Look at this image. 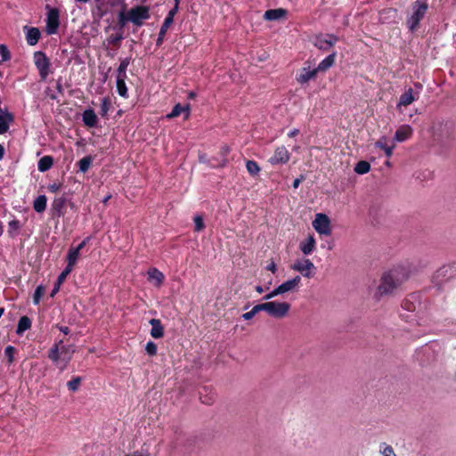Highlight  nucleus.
<instances>
[{
  "instance_id": "obj_21",
  "label": "nucleus",
  "mask_w": 456,
  "mask_h": 456,
  "mask_svg": "<svg viewBox=\"0 0 456 456\" xmlns=\"http://www.w3.org/2000/svg\"><path fill=\"white\" fill-rule=\"evenodd\" d=\"M82 119L88 127H94L97 125L98 118L92 109L86 110L83 112Z\"/></svg>"
},
{
  "instance_id": "obj_48",
  "label": "nucleus",
  "mask_w": 456,
  "mask_h": 456,
  "mask_svg": "<svg viewBox=\"0 0 456 456\" xmlns=\"http://www.w3.org/2000/svg\"><path fill=\"white\" fill-rule=\"evenodd\" d=\"M195 231L200 232L204 229V222L201 216H196L194 217Z\"/></svg>"
},
{
  "instance_id": "obj_8",
  "label": "nucleus",
  "mask_w": 456,
  "mask_h": 456,
  "mask_svg": "<svg viewBox=\"0 0 456 456\" xmlns=\"http://www.w3.org/2000/svg\"><path fill=\"white\" fill-rule=\"evenodd\" d=\"M291 269L300 273L305 278H312L314 274L315 266L308 258L297 259L291 265Z\"/></svg>"
},
{
  "instance_id": "obj_42",
  "label": "nucleus",
  "mask_w": 456,
  "mask_h": 456,
  "mask_svg": "<svg viewBox=\"0 0 456 456\" xmlns=\"http://www.w3.org/2000/svg\"><path fill=\"white\" fill-rule=\"evenodd\" d=\"M110 107V102L109 98L104 97L101 100V115L106 116Z\"/></svg>"
},
{
  "instance_id": "obj_13",
  "label": "nucleus",
  "mask_w": 456,
  "mask_h": 456,
  "mask_svg": "<svg viewBox=\"0 0 456 456\" xmlns=\"http://www.w3.org/2000/svg\"><path fill=\"white\" fill-rule=\"evenodd\" d=\"M412 134V128L409 125H402L395 131L394 140L403 142L408 140Z\"/></svg>"
},
{
  "instance_id": "obj_45",
  "label": "nucleus",
  "mask_w": 456,
  "mask_h": 456,
  "mask_svg": "<svg viewBox=\"0 0 456 456\" xmlns=\"http://www.w3.org/2000/svg\"><path fill=\"white\" fill-rule=\"evenodd\" d=\"M145 351L149 355H155L157 354V346L154 342L149 341L145 346Z\"/></svg>"
},
{
  "instance_id": "obj_4",
  "label": "nucleus",
  "mask_w": 456,
  "mask_h": 456,
  "mask_svg": "<svg viewBox=\"0 0 456 456\" xmlns=\"http://www.w3.org/2000/svg\"><path fill=\"white\" fill-rule=\"evenodd\" d=\"M127 19L137 27H141L143 21L150 19V10L147 6L138 5L127 12Z\"/></svg>"
},
{
  "instance_id": "obj_16",
  "label": "nucleus",
  "mask_w": 456,
  "mask_h": 456,
  "mask_svg": "<svg viewBox=\"0 0 456 456\" xmlns=\"http://www.w3.org/2000/svg\"><path fill=\"white\" fill-rule=\"evenodd\" d=\"M315 239L313 235H309L305 240H302L299 244V248L305 256L310 255L315 249Z\"/></svg>"
},
{
  "instance_id": "obj_60",
  "label": "nucleus",
  "mask_w": 456,
  "mask_h": 456,
  "mask_svg": "<svg viewBox=\"0 0 456 456\" xmlns=\"http://www.w3.org/2000/svg\"><path fill=\"white\" fill-rule=\"evenodd\" d=\"M200 401H201L202 403L211 404L213 403L214 399L212 397H207L206 396L205 398H203V397L200 396Z\"/></svg>"
},
{
  "instance_id": "obj_54",
  "label": "nucleus",
  "mask_w": 456,
  "mask_h": 456,
  "mask_svg": "<svg viewBox=\"0 0 456 456\" xmlns=\"http://www.w3.org/2000/svg\"><path fill=\"white\" fill-rule=\"evenodd\" d=\"M256 315V313L251 309L250 311L242 314V318L246 321L252 319Z\"/></svg>"
},
{
  "instance_id": "obj_1",
  "label": "nucleus",
  "mask_w": 456,
  "mask_h": 456,
  "mask_svg": "<svg viewBox=\"0 0 456 456\" xmlns=\"http://www.w3.org/2000/svg\"><path fill=\"white\" fill-rule=\"evenodd\" d=\"M408 277V270L403 266H396L385 272L380 278L374 297L379 300L384 296L392 295Z\"/></svg>"
},
{
  "instance_id": "obj_59",
  "label": "nucleus",
  "mask_w": 456,
  "mask_h": 456,
  "mask_svg": "<svg viewBox=\"0 0 456 456\" xmlns=\"http://www.w3.org/2000/svg\"><path fill=\"white\" fill-rule=\"evenodd\" d=\"M266 269L271 271L273 273L276 272V265L273 261H272L267 266Z\"/></svg>"
},
{
  "instance_id": "obj_26",
  "label": "nucleus",
  "mask_w": 456,
  "mask_h": 456,
  "mask_svg": "<svg viewBox=\"0 0 456 456\" xmlns=\"http://www.w3.org/2000/svg\"><path fill=\"white\" fill-rule=\"evenodd\" d=\"M336 53H332L329 56H327L324 60H322L318 66L315 68L316 71H326L329 69L335 61Z\"/></svg>"
},
{
  "instance_id": "obj_30",
  "label": "nucleus",
  "mask_w": 456,
  "mask_h": 456,
  "mask_svg": "<svg viewBox=\"0 0 456 456\" xmlns=\"http://www.w3.org/2000/svg\"><path fill=\"white\" fill-rule=\"evenodd\" d=\"M53 164V159L51 156H44L37 163V168L40 172H45L49 170Z\"/></svg>"
},
{
  "instance_id": "obj_44",
  "label": "nucleus",
  "mask_w": 456,
  "mask_h": 456,
  "mask_svg": "<svg viewBox=\"0 0 456 456\" xmlns=\"http://www.w3.org/2000/svg\"><path fill=\"white\" fill-rule=\"evenodd\" d=\"M43 293H44V288H43V286L40 285L36 289L34 295H33V303L35 305L39 304L40 299L43 296Z\"/></svg>"
},
{
  "instance_id": "obj_58",
  "label": "nucleus",
  "mask_w": 456,
  "mask_h": 456,
  "mask_svg": "<svg viewBox=\"0 0 456 456\" xmlns=\"http://www.w3.org/2000/svg\"><path fill=\"white\" fill-rule=\"evenodd\" d=\"M303 180H304V176H303V175H301V176H300V177H298V178H296V179L294 180V182H293V188H294V189L298 188V186H299L300 183H301Z\"/></svg>"
},
{
  "instance_id": "obj_12",
  "label": "nucleus",
  "mask_w": 456,
  "mask_h": 456,
  "mask_svg": "<svg viewBox=\"0 0 456 456\" xmlns=\"http://www.w3.org/2000/svg\"><path fill=\"white\" fill-rule=\"evenodd\" d=\"M67 200L65 197L55 198L52 203V211L53 216L61 217L65 215Z\"/></svg>"
},
{
  "instance_id": "obj_22",
  "label": "nucleus",
  "mask_w": 456,
  "mask_h": 456,
  "mask_svg": "<svg viewBox=\"0 0 456 456\" xmlns=\"http://www.w3.org/2000/svg\"><path fill=\"white\" fill-rule=\"evenodd\" d=\"M415 100L416 96L414 95L412 89L409 88L400 96L397 108L402 106H408L411 104Z\"/></svg>"
},
{
  "instance_id": "obj_10",
  "label": "nucleus",
  "mask_w": 456,
  "mask_h": 456,
  "mask_svg": "<svg viewBox=\"0 0 456 456\" xmlns=\"http://www.w3.org/2000/svg\"><path fill=\"white\" fill-rule=\"evenodd\" d=\"M290 154L285 146L278 147L273 155L269 159L271 165H283L289 160Z\"/></svg>"
},
{
  "instance_id": "obj_32",
  "label": "nucleus",
  "mask_w": 456,
  "mask_h": 456,
  "mask_svg": "<svg viewBox=\"0 0 456 456\" xmlns=\"http://www.w3.org/2000/svg\"><path fill=\"white\" fill-rule=\"evenodd\" d=\"M79 255L80 250H78L77 248H70L67 255V265L73 267L77 263Z\"/></svg>"
},
{
  "instance_id": "obj_14",
  "label": "nucleus",
  "mask_w": 456,
  "mask_h": 456,
  "mask_svg": "<svg viewBox=\"0 0 456 456\" xmlns=\"http://www.w3.org/2000/svg\"><path fill=\"white\" fill-rule=\"evenodd\" d=\"M317 74V71L315 69H311L308 68H302L299 71V73L297 76V81L303 85L313 79Z\"/></svg>"
},
{
  "instance_id": "obj_18",
  "label": "nucleus",
  "mask_w": 456,
  "mask_h": 456,
  "mask_svg": "<svg viewBox=\"0 0 456 456\" xmlns=\"http://www.w3.org/2000/svg\"><path fill=\"white\" fill-rule=\"evenodd\" d=\"M148 279L151 282H153L155 286L159 287L164 282L165 276L162 272L153 267L150 268L148 271Z\"/></svg>"
},
{
  "instance_id": "obj_43",
  "label": "nucleus",
  "mask_w": 456,
  "mask_h": 456,
  "mask_svg": "<svg viewBox=\"0 0 456 456\" xmlns=\"http://www.w3.org/2000/svg\"><path fill=\"white\" fill-rule=\"evenodd\" d=\"M72 269V266L67 265L66 268L60 273L57 278L58 286H61V284L66 280L67 276L70 273Z\"/></svg>"
},
{
  "instance_id": "obj_47",
  "label": "nucleus",
  "mask_w": 456,
  "mask_h": 456,
  "mask_svg": "<svg viewBox=\"0 0 456 456\" xmlns=\"http://www.w3.org/2000/svg\"><path fill=\"white\" fill-rule=\"evenodd\" d=\"M0 54L3 61H6L10 59V52L6 45H0Z\"/></svg>"
},
{
  "instance_id": "obj_64",
  "label": "nucleus",
  "mask_w": 456,
  "mask_h": 456,
  "mask_svg": "<svg viewBox=\"0 0 456 456\" xmlns=\"http://www.w3.org/2000/svg\"><path fill=\"white\" fill-rule=\"evenodd\" d=\"M256 291L261 294L264 292V289L262 286L258 285L256 287Z\"/></svg>"
},
{
  "instance_id": "obj_2",
  "label": "nucleus",
  "mask_w": 456,
  "mask_h": 456,
  "mask_svg": "<svg viewBox=\"0 0 456 456\" xmlns=\"http://www.w3.org/2000/svg\"><path fill=\"white\" fill-rule=\"evenodd\" d=\"M75 347L73 345H65L63 339L56 341L48 351V358L53 363L63 371L69 364Z\"/></svg>"
},
{
  "instance_id": "obj_31",
  "label": "nucleus",
  "mask_w": 456,
  "mask_h": 456,
  "mask_svg": "<svg viewBox=\"0 0 456 456\" xmlns=\"http://www.w3.org/2000/svg\"><path fill=\"white\" fill-rule=\"evenodd\" d=\"M31 328V320L28 316H22L20 318L17 326V334L21 335L26 330Z\"/></svg>"
},
{
  "instance_id": "obj_39",
  "label": "nucleus",
  "mask_w": 456,
  "mask_h": 456,
  "mask_svg": "<svg viewBox=\"0 0 456 456\" xmlns=\"http://www.w3.org/2000/svg\"><path fill=\"white\" fill-rule=\"evenodd\" d=\"M130 63V60L128 58L123 59L120 61V64L118 69V76L117 77H126V69Z\"/></svg>"
},
{
  "instance_id": "obj_55",
  "label": "nucleus",
  "mask_w": 456,
  "mask_h": 456,
  "mask_svg": "<svg viewBox=\"0 0 456 456\" xmlns=\"http://www.w3.org/2000/svg\"><path fill=\"white\" fill-rule=\"evenodd\" d=\"M91 237H86L80 244H78L76 248L78 249V250H82L85 246L89 242Z\"/></svg>"
},
{
  "instance_id": "obj_35",
  "label": "nucleus",
  "mask_w": 456,
  "mask_h": 456,
  "mask_svg": "<svg viewBox=\"0 0 456 456\" xmlns=\"http://www.w3.org/2000/svg\"><path fill=\"white\" fill-rule=\"evenodd\" d=\"M453 138H452V133H451V130H450V127H447L446 128V133L445 134H436L435 135V140L440 143V144H445L447 143L448 142L452 141Z\"/></svg>"
},
{
  "instance_id": "obj_63",
  "label": "nucleus",
  "mask_w": 456,
  "mask_h": 456,
  "mask_svg": "<svg viewBox=\"0 0 456 456\" xmlns=\"http://www.w3.org/2000/svg\"><path fill=\"white\" fill-rule=\"evenodd\" d=\"M297 133H298V130H297V129H294V130H292V131H290V132L289 133V137H293V136H295L296 134H297Z\"/></svg>"
},
{
  "instance_id": "obj_41",
  "label": "nucleus",
  "mask_w": 456,
  "mask_h": 456,
  "mask_svg": "<svg viewBox=\"0 0 456 456\" xmlns=\"http://www.w3.org/2000/svg\"><path fill=\"white\" fill-rule=\"evenodd\" d=\"M379 452L382 454V456H396L392 446L387 445L386 444H382L380 445Z\"/></svg>"
},
{
  "instance_id": "obj_49",
  "label": "nucleus",
  "mask_w": 456,
  "mask_h": 456,
  "mask_svg": "<svg viewBox=\"0 0 456 456\" xmlns=\"http://www.w3.org/2000/svg\"><path fill=\"white\" fill-rule=\"evenodd\" d=\"M252 309L256 313V314L261 311H265L267 313V302L257 304L254 305Z\"/></svg>"
},
{
  "instance_id": "obj_5",
  "label": "nucleus",
  "mask_w": 456,
  "mask_h": 456,
  "mask_svg": "<svg viewBox=\"0 0 456 456\" xmlns=\"http://www.w3.org/2000/svg\"><path fill=\"white\" fill-rule=\"evenodd\" d=\"M312 224L320 235L328 236L331 233L330 220L326 214H316Z\"/></svg>"
},
{
  "instance_id": "obj_33",
  "label": "nucleus",
  "mask_w": 456,
  "mask_h": 456,
  "mask_svg": "<svg viewBox=\"0 0 456 456\" xmlns=\"http://www.w3.org/2000/svg\"><path fill=\"white\" fill-rule=\"evenodd\" d=\"M126 77H117V91L124 98L127 97V88L125 83Z\"/></svg>"
},
{
  "instance_id": "obj_61",
  "label": "nucleus",
  "mask_w": 456,
  "mask_h": 456,
  "mask_svg": "<svg viewBox=\"0 0 456 456\" xmlns=\"http://www.w3.org/2000/svg\"><path fill=\"white\" fill-rule=\"evenodd\" d=\"M57 328L59 329V330L62 333H64L65 335H68L69 333V329L66 326H57Z\"/></svg>"
},
{
  "instance_id": "obj_57",
  "label": "nucleus",
  "mask_w": 456,
  "mask_h": 456,
  "mask_svg": "<svg viewBox=\"0 0 456 456\" xmlns=\"http://www.w3.org/2000/svg\"><path fill=\"white\" fill-rule=\"evenodd\" d=\"M177 4H175V6L169 11L167 16L166 18H170V20H172V21L174 20V15L175 14L176 11H177Z\"/></svg>"
},
{
  "instance_id": "obj_34",
  "label": "nucleus",
  "mask_w": 456,
  "mask_h": 456,
  "mask_svg": "<svg viewBox=\"0 0 456 456\" xmlns=\"http://www.w3.org/2000/svg\"><path fill=\"white\" fill-rule=\"evenodd\" d=\"M370 163L364 160L359 161L354 167V172L359 175L367 174L370 171Z\"/></svg>"
},
{
  "instance_id": "obj_17",
  "label": "nucleus",
  "mask_w": 456,
  "mask_h": 456,
  "mask_svg": "<svg viewBox=\"0 0 456 456\" xmlns=\"http://www.w3.org/2000/svg\"><path fill=\"white\" fill-rule=\"evenodd\" d=\"M150 324L151 325V336L153 338H161L164 336V327L159 319H151Z\"/></svg>"
},
{
  "instance_id": "obj_53",
  "label": "nucleus",
  "mask_w": 456,
  "mask_h": 456,
  "mask_svg": "<svg viewBox=\"0 0 456 456\" xmlns=\"http://www.w3.org/2000/svg\"><path fill=\"white\" fill-rule=\"evenodd\" d=\"M61 187V184L59 183H53L48 185V190L51 192H56L58 191Z\"/></svg>"
},
{
  "instance_id": "obj_40",
  "label": "nucleus",
  "mask_w": 456,
  "mask_h": 456,
  "mask_svg": "<svg viewBox=\"0 0 456 456\" xmlns=\"http://www.w3.org/2000/svg\"><path fill=\"white\" fill-rule=\"evenodd\" d=\"M91 163H92V158L91 157H89V156L84 157L77 163L79 170L82 173H86L88 170Z\"/></svg>"
},
{
  "instance_id": "obj_56",
  "label": "nucleus",
  "mask_w": 456,
  "mask_h": 456,
  "mask_svg": "<svg viewBox=\"0 0 456 456\" xmlns=\"http://www.w3.org/2000/svg\"><path fill=\"white\" fill-rule=\"evenodd\" d=\"M9 227L14 230H17L20 228V223L17 220H12L9 222Z\"/></svg>"
},
{
  "instance_id": "obj_6",
  "label": "nucleus",
  "mask_w": 456,
  "mask_h": 456,
  "mask_svg": "<svg viewBox=\"0 0 456 456\" xmlns=\"http://www.w3.org/2000/svg\"><path fill=\"white\" fill-rule=\"evenodd\" d=\"M290 308V305L287 302L268 301L267 302V314L273 318L285 317Z\"/></svg>"
},
{
  "instance_id": "obj_24",
  "label": "nucleus",
  "mask_w": 456,
  "mask_h": 456,
  "mask_svg": "<svg viewBox=\"0 0 456 456\" xmlns=\"http://www.w3.org/2000/svg\"><path fill=\"white\" fill-rule=\"evenodd\" d=\"M184 113L185 118H188L190 115V107L189 105L182 106L180 103H177L174 106L173 110L170 113L167 115V118H174L178 117L180 114Z\"/></svg>"
},
{
  "instance_id": "obj_52",
  "label": "nucleus",
  "mask_w": 456,
  "mask_h": 456,
  "mask_svg": "<svg viewBox=\"0 0 456 456\" xmlns=\"http://www.w3.org/2000/svg\"><path fill=\"white\" fill-rule=\"evenodd\" d=\"M127 21H129V20L127 19V12L124 13L123 12H121L118 14V22H119V24L121 26H125Z\"/></svg>"
},
{
  "instance_id": "obj_38",
  "label": "nucleus",
  "mask_w": 456,
  "mask_h": 456,
  "mask_svg": "<svg viewBox=\"0 0 456 456\" xmlns=\"http://www.w3.org/2000/svg\"><path fill=\"white\" fill-rule=\"evenodd\" d=\"M230 149L228 146H223L221 149L222 159L217 163H210L213 167H224L226 164V156L229 153Z\"/></svg>"
},
{
  "instance_id": "obj_51",
  "label": "nucleus",
  "mask_w": 456,
  "mask_h": 456,
  "mask_svg": "<svg viewBox=\"0 0 456 456\" xmlns=\"http://www.w3.org/2000/svg\"><path fill=\"white\" fill-rule=\"evenodd\" d=\"M403 307L405 308L407 311H414L415 310V305L413 303L410 302L409 299H405L403 303Z\"/></svg>"
},
{
  "instance_id": "obj_46",
  "label": "nucleus",
  "mask_w": 456,
  "mask_h": 456,
  "mask_svg": "<svg viewBox=\"0 0 456 456\" xmlns=\"http://www.w3.org/2000/svg\"><path fill=\"white\" fill-rule=\"evenodd\" d=\"M15 348L12 346H8L4 349V354L8 359L9 363L13 362Z\"/></svg>"
},
{
  "instance_id": "obj_15",
  "label": "nucleus",
  "mask_w": 456,
  "mask_h": 456,
  "mask_svg": "<svg viewBox=\"0 0 456 456\" xmlns=\"http://www.w3.org/2000/svg\"><path fill=\"white\" fill-rule=\"evenodd\" d=\"M300 281V276H296L291 280H288L282 282L281 285L278 286L280 293L284 294L286 292L296 289L298 287Z\"/></svg>"
},
{
  "instance_id": "obj_36",
  "label": "nucleus",
  "mask_w": 456,
  "mask_h": 456,
  "mask_svg": "<svg viewBox=\"0 0 456 456\" xmlns=\"http://www.w3.org/2000/svg\"><path fill=\"white\" fill-rule=\"evenodd\" d=\"M246 168L248 174H250L253 176L257 175L260 172V167L254 160H248L246 162Z\"/></svg>"
},
{
  "instance_id": "obj_25",
  "label": "nucleus",
  "mask_w": 456,
  "mask_h": 456,
  "mask_svg": "<svg viewBox=\"0 0 456 456\" xmlns=\"http://www.w3.org/2000/svg\"><path fill=\"white\" fill-rule=\"evenodd\" d=\"M12 120V114L8 112L0 113V134H4L9 129V125Z\"/></svg>"
},
{
  "instance_id": "obj_3",
  "label": "nucleus",
  "mask_w": 456,
  "mask_h": 456,
  "mask_svg": "<svg viewBox=\"0 0 456 456\" xmlns=\"http://www.w3.org/2000/svg\"><path fill=\"white\" fill-rule=\"evenodd\" d=\"M428 4L425 0H417L411 4V13L408 16L406 25L410 31H415L420 20L425 17Z\"/></svg>"
},
{
  "instance_id": "obj_23",
  "label": "nucleus",
  "mask_w": 456,
  "mask_h": 456,
  "mask_svg": "<svg viewBox=\"0 0 456 456\" xmlns=\"http://www.w3.org/2000/svg\"><path fill=\"white\" fill-rule=\"evenodd\" d=\"M287 12L285 9L278 8V9H271L267 10L265 14L264 18L266 20H278L283 18L286 15Z\"/></svg>"
},
{
  "instance_id": "obj_9",
  "label": "nucleus",
  "mask_w": 456,
  "mask_h": 456,
  "mask_svg": "<svg viewBox=\"0 0 456 456\" xmlns=\"http://www.w3.org/2000/svg\"><path fill=\"white\" fill-rule=\"evenodd\" d=\"M60 13L56 8H50L46 17L45 31L48 35H53L57 32L60 25Z\"/></svg>"
},
{
  "instance_id": "obj_11",
  "label": "nucleus",
  "mask_w": 456,
  "mask_h": 456,
  "mask_svg": "<svg viewBox=\"0 0 456 456\" xmlns=\"http://www.w3.org/2000/svg\"><path fill=\"white\" fill-rule=\"evenodd\" d=\"M338 41V37L334 35H325L316 37L314 40V45L321 50H328L336 42Z\"/></svg>"
},
{
  "instance_id": "obj_7",
  "label": "nucleus",
  "mask_w": 456,
  "mask_h": 456,
  "mask_svg": "<svg viewBox=\"0 0 456 456\" xmlns=\"http://www.w3.org/2000/svg\"><path fill=\"white\" fill-rule=\"evenodd\" d=\"M34 62L42 80L46 79L50 73V61L45 53L38 51L34 53Z\"/></svg>"
},
{
  "instance_id": "obj_37",
  "label": "nucleus",
  "mask_w": 456,
  "mask_h": 456,
  "mask_svg": "<svg viewBox=\"0 0 456 456\" xmlns=\"http://www.w3.org/2000/svg\"><path fill=\"white\" fill-rule=\"evenodd\" d=\"M82 382L81 377H73L67 383V387L69 391L76 392L79 389L80 385Z\"/></svg>"
},
{
  "instance_id": "obj_50",
  "label": "nucleus",
  "mask_w": 456,
  "mask_h": 456,
  "mask_svg": "<svg viewBox=\"0 0 456 456\" xmlns=\"http://www.w3.org/2000/svg\"><path fill=\"white\" fill-rule=\"evenodd\" d=\"M278 295H281L280 291H279V289L278 287L275 288L274 289H273L271 292H269L268 294H266L265 297H264V299L265 300H270L271 298L278 296Z\"/></svg>"
},
{
  "instance_id": "obj_62",
  "label": "nucleus",
  "mask_w": 456,
  "mask_h": 456,
  "mask_svg": "<svg viewBox=\"0 0 456 456\" xmlns=\"http://www.w3.org/2000/svg\"><path fill=\"white\" fill-rule=\"evenodd\" d=\"M124 456H148V454L147 453H142L141 452L136 451V452H134L132 453L126 454Z\"/></svg>"
},
{
  "instance_id": "obj_29",
  "label": "nucleus",
  "mask_w": 456,
  "mask_h": 456,
  "mask_svg": "<svg viewBox=\"0 0 456 456\" xmlns=\"http://www.w3.org/2000/svg\"><path fill=\"white\" fill-rule=\"evenodd\" d=\"M47 198L45 195H39L36 198L33 203V208L36 212L42 213L46 208Z\"/></svg>"
},
{
  "instance_id": "obj_28",
  "label": "nucleus",
  "mask_w": 456,
  "mask_h": 456,
  "mask_svg": "<svg viewBox=\"0 0 456 456\" xmlns=\"http://www.w3.org/2000/svg\"><path fill=\"white\" fill-rule=\"evenodd\" d=\"M171 24H172V20H170V18H165L164 22L160 28L159 32V36H158L157 42H156L157 45H162L165 36H166V33Z\"/></svg>"
},
{
  "instance_id": "obj_20",
  "label": "nucleus",
  "mask_w": 456,
  "mask_h": 456,
  "mask_svg": "<svg viewBox=\"0 0 456 456\" xmlns=\"http://www.w3.org/2000/svg\"><path fill=\"white\" fill-rule=\"evenodd\" d=\"M397 10L395 8L384 9L379 12V21L382 23H390L395 20Z\"/></svg>"
},
{
  "instance_id": "obj_19",
  "label": "nucleus",
  "mask_w": 456,
  "mask_h": 456,
  "mask_svg": "<svg viewBox=\"0 0 456 456\" xmlns=\"http://www.w3.org/2000/svg\"><path fill=\"white\" fill-rule=\"evenodd\" d=\"M24 29L27 30L26 33V40L28 45H35L37 44L40 38V31L37 28H28L27 26L24 27Z\"/></svg>"
},
{
  "instance_id": "obj_27",
  "label": "nucleus",
  "mask_w": 456,
  "mask_h": 456,
  "mask_svg": "<svg viewBox=\"0 0 456 456\" xmlns=\"http://www.w3.org/2000/svg\"><path fill=\"white\" fill-rule=\"evenodd\" d=\"M375 146L377 148H379V149L383 150L385 151L386 156L387 158H390L393 155V151H394L395 145L388 146L387 144V138L386 137H382L379 140H378L375 142Z\"/></svg>"
}]
</instances>
